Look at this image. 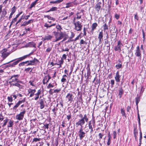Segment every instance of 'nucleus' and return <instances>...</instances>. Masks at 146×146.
<instances>
[{
	"label": "nucleus",
	"instance_id": "nucleus-59",
	"mask_svg": "<svg viewBox=\"0 0 146 146\" xmlns=\"http://www.w3.org/2000/svg\"><path fill=\"white\" fill-rule=\"evenodd\" d=\"M113 138L114 139H115L116 138V132L115 131H114L113 132Z\"/></svg>",
	"mask_w": 146,
	"mask_h": 146
},
{
	"label": "nucleus",
	"instance_id": "nucleus-20",
	"mask_svg": "<svg viewBox=\"0 0 146 146\" xmlns=\"http://www.w3.org/2000/svg\"><path fill=\"white\" fill-rule=\"evenodd\" d=\"M103 37V32L102 31L99 32L98 38L99 39V44H100L101 42V40Z\"/></svg>",
	"mask_w": 146,
	"mask_h": 146
},
{
	"label": "nucleus",
	"instance_id": "nucleus-15",
	"mask_svg": "<svg viewBox=\"0 0 146 146\" xmlns=\"http://www.w3.org/2000/svg\"><path fill=\"white\" fill-rule=\"evenodd\" d=\"M10 54V53L8 52H2V57L3 59L1 60V62L5 59Z\"/></svg>",
	"mask_w": 146,
	"mask_h": 146
},
{
	"label": "nucleus",
	"instance_id": "nucleus-5",
	"mask_svg": "<svg viewBox=\"0 0 146 146\" xmlns=\"http://www.w3.org/2000/svg\"><path fill=\"white\" fill-rule=\"evenodd\" d=\"M74 96L72 94V92H70L67 94L66 96V99L67 102L71 103L74 101Z\"/></svg>",
	"mask_w": 146,
	"mask_h": 146
},
{
	"label": "nucleus",
	"instance_id": "nucleus-41",
	"mask_svg": "<svg viewBox=\"0 0 146 146\" xmlns=\"http://www.w3.org/2000/svg\"><path fill=\"white\" fill-rule=\"evenodd\" d=\"M13 86H17L19 88H22V86L20 84H19V83H16L14 84H13Z\"/></svg>",
	"mask_w": 146,
	"mask_h": 146
},
{
	"label": "nucleus",
	"instance_id": "nucleus-35",
	"mask_svg": "<svg viewBox=\"0 0 146 146\" xmlns=\"http://www.w3.org/2000/svg\"><path fill=\"white\" fill-rule=\"evenodd\" d=\"M57 8L56 7H52L50 9L48 10L47 12H49L51 11H54L57 10Z\"/></svg>",
	"mask_w": 146,
	"mask_h": 146
},
{
	"label": "nucleus",
	"instance_id": "nucleus-32",
	"mask_svg": "<svg viewBox=\"0 0 146 146\" xmlns=\"http://www.w3.org/2000/svg\"><path fill=\"white\" fill-rule=\"evenodd\" d=\"M44 17H46L48 19L51 20H53V21H54L55 20V19L54 18L51 17H50V15H44Z\"/></svg>",
	"mask_w": 146,
	"mask_h": 146
},
{
	"label": "nucleus",
	"instance_id": "nucleus-10",
	"mask_svg": "<svg viewBox=\"0 0 146 146\" xmlns=\"http://www.w3.org/2000/svg\"><path fill=\"white\" fill-rule=\"evenodd\" d=\"M86 133L83 131L82 128L81 127L78 132V136L81 140L86 136Z\"/></svg>",
	"mask_w": 146,
	"mask_h": 146
},
{
	"label": "nucleus",
	"instance_id": "nucleus-48",
	"mask_svg": "<svg viewBox=\"0 0 146 146\" xmlns=\"http://www.w3.org/2000/svg\"><path fill=\"white\" fill-rule=\"evenodd\" d=\"M142 34H143V40L144 42L145 40V33L144 31V30L143 29L142 30Z\"/></svg>",
	"mask_w": 146,
	"mask_h": 146
},
{
	"label": "nucleus",
	"instance_id": "nucleus-17",
	"mask_svg": "<svg viewBox=\"0 0 146 146\" xmlns=\"http://www.w3.org/2000/svg\"><path fill=\"white\" fill-rule=\"evenodd\" d=\"M120 76L119 75V73L118 71H117L116 73L115 76V81L117 82H120Z\"/></svg>",
	"mask_w": 146,
	"mask_h": 146
},
{
	"label": "nucleus",
	"instance_id": "nucleus-23",
	"mask_svg": "<svg viewBox=\"0 0 146 146\" xmlns=\"http://www.w3.org/2000/svg\"><path fill=\"white\" fill-rule=\"evenodd\" d=\"M87 70V78H89V76L91 74V72L90 71V69L89 67V64L88 65L87 67L86 68Z\"/></svg>",
	"mask_w": 146,
	"mask_h": 146
},
{
	"label": "nucleus",
	"instance_id": "nucleus-3",
	"mask_svg": "<svg viewBox=\"0 0 146 146\" xmlns=\"http://www.w3.org/2000/svg\"><path fill=\"white\" fill-rule=\"evenodd\" d=\"M87 122L88 120V118L87 117V115L86 114H85L84 117L80 119L78 122L76 123V126L77 127L78 126H81V127H82V125H84L85 123V121Z\"/></svg>",
	"mask_w": 146,
	"mask_h": 146
},
{
	"label": "nucleus",
	"instance_id": "nucleus-16",
	"mask_svg": "<svg viewBox=\"0 0 146 146\" xmlns=\"http://www.w3.org/2000/svg\"><path fill=\"white\" fill-rule=\"evenodd\" d=\"M98 26V24L96 23H94L92 24L91 26L92 30H91V32L92 34L93 33L94 31L96 29V27Z\"/></svg>",
	"mask_w": 146,
	"mask_h": 146
},
{
	"label": "nucleus",
	"instance_id": "nucleus-4",
	"mask_svg": "<svg viewBox=\"0 0 146 146\" xmlns=\"http://www.w3.org/2000/svg\"><path fill=\"white\" fill-rule=\"evenodd\" d=\"M19 76V74H16L13 75L11 76L9 79V80H10L9 83L11 86H13V84L17 83L18 80Z\"/></svg>",
	"mask_w": 146,
	"mask_h": 146
},
{
	"label": "nucleus",
	"instance_id": "nucleus-57",
	"mask_svg": "<svg viewBox=\"0 0 146 146\" xmlns=\"http://www.w3.org/2000/svg\"><path fill=\"white\" fill-rule=\"evenodd\" d=\"M56 28L59 30V32L61 31V30L62 29V28L60 25H57L56 26Z\"/></svg>",
	"mask_w": 146,
	"mask_h": 146
},
{
	"label": "nucleus",
	"instance_id": "nucleus-31",
	"mask_svg": "<svg viewBox=\"0 0 146 146\" xmlns=\"http://www.w3.org/2000/svg\"><path fill=\"white\" fill-rule=\"evenodd\" d=\"M64 62V60H62V59H61V60L59 61V63H57V65H59V66L58 67V68H60L61 67V65L63 64Z\"/></svg>",
	"mask_w": 146,
	"mask_h": 146
},
{
	"label": "nucleus",
	"instance_id": "nucleus-28",
	"mask_svg": "<svg viewBox=\"0 0 146 146\" xmlns=\"http://www.w3.org/2000/svg\"><path fill=\"white\" fill-rule=\"evenodd\" d=\"M58 108L54 107V108L52 110V111L54 113V115L56 116V112L58 110Z\"/></svg>",
	"mask_w": 146,
	"mask_h": 146
},
{
	"label": "nucleus",
	"instance_id": "nucleus-11",
	"mask_svg": "<svg viewBox=\"0 0 146 146\" xmlns=\"http://www.w3.org/2000/svg\"><path fill=\"white\" fill-rule=\"evenodd\" d=\"M25 99L26 98H24L22 100H19L18 102L13 107V110H16L17 108L18 107L20 106V105L23 103H24L25 101Z\"/></svg>",
	"mask_w": 146,
	"mask_h": 146
},
{
	"label": "nucleus",
	"instance_id": "nucleus-7",
	"mask_svg": "<svg viewBox=\"0 0 146 146\" xmlns=\"http://www.w3.org/2000/svg\"><path fill=\"white\" fill-rule=\"evenodd\" d=\"M31 54V53L29 54L28 55H25L22 57H21L19 58L13 59V60L8 62L7 63L3 64L1 66L4 65H5L6 64H9L10 63L12 62L13 61H15L16 60H17L18 61V62H19L20 61H22V60H24L25 59H26V58H27V57H28Z\"/></svg>",
	"mask_w": 146,
	"mask_h": 146
},
{
	"label": "nucleus",
	"instance_id": "nucleus-18",
	"mask_svg": "<svg viewBox=\"0 0 146 146\" xmlns=\"http://www.w3.org/2000/svg\"><path fill=\"white\" fill-rule=\"evenodd\" d=\"M44 99H40L39 104H40V108L41 109H42L44 108Z\"/></svg>",
	"mask_w": 146,
	"mask_h": 146
},
{
	"label": "nucleus",
	"instance_id": "nucleus-52",
	"mask_svg": "<svg viewBox=\"0 0 146 146\" xmlns=\"http://www.w3.org/2000/svg\"><path fill=\"white\" fill-rule=\"evenodd\" d=\"M60 89H57L54 90V93H58L61 91Z\"/></svg>",
	"mask_w": 146,
	"mask_h": 146
},
{
	"label": "nucleus",
	"instance_id": "nucleus-55",
	"mask_svg": "<svg viewBox=\"0 0 146 146\" xmlns=\"http://www.w3.org/2000/svg\"><path fill=\"white\" fill-rule=\"evenodd\" d=\"M40 138H34L33 139V142H37L38 141H40Z\"/></svg>",
	"mask_w": 146,
	"mask_h": 146
},
{
	"label": "nucleus",
	"instance_id": "nucleus-1",
	"mask_svg": "<svg viewBox=\"0 0 146 146\" xmlns=\"http://www.w3.org/2000/svg\"><path fill=\"white\" fill-rule=\"evenodd\" d=\"M95 120L94 118L93 117L91 120L88 122V125L89 129L90 130V133L91 137L92 134L94 132L93 128L95 127Z\"/></svg>",
	"mask_w": 146,
	"mask_h": 146
},
{
	"label": "nucleus",
	"instance_id": "nucleus-54",
	"mask_svg": "<svg viewBox=\"0 0 146 146\" xmlns=\"http://www.w3.org/2000/svg\"><path fill=\"white\" fill-rule=\"evenodd\" d=\"M115 82L113 80H111V88H113V85L114 84Z\"/></svg>",
	"mask_w": 146,
	"mask_h": 146
},
{
	"label": "nucleus",
	"instance_id": "nucleus-14",
	"mask_svg": "<svg viewBox=\"0 0 146 146\" xmlns=\"http://www.w3.org/2000/svg\"><path fill=\"white\" fill-rule=\"evenodd\" d=\"M26 47H36V44L33 42H30L28 43L26 45Z\"/></svg>",
	"mask_w": 146,
	"mask_h": 146
},
{
	"label": "nucleus",
	"instance_id": "nucleus-47",
	"mask_svg": "<svg viewBox=\"0 0 146 146\" xmlns=\"http://www.w3.org/2000/svg\"><path fill=\"white\" fill-rule=\"evenodd\" d=\"M54 85H53V84H51L50 83L49 84L48 86H47V88L49 89L51 88H53L54 87Z\"/></svg>",
	"mask_w": 146,
	"mask_h": 146
},
{
	"label": "nucleus",
	"instance_id": "nucleus-63",
	"mask_svg": "<svg viewBox=\"0 0 146 146\" xmlns=\"http://www.w3.org/2000/svg\"><path fill=\"white\" fill-rule=\"evenodd\" d=\"M66 81V79L65 78L62 77L61 80V82H65Z\"/></svg>",
	"mask_w": 146,
	"mask_h": 146
},
{
	"label": "nucleus",
	"instance_id": "nucleus-30",
	"mask_svg": "<svg viewBox=\"0 0 146 146\" xmlns=\"http://www.w3.org/2000/svg\"><path fill=\"white\" fill-rule=\"evenodd\" d=\"M121 113L123 116H125V118H126V116L125 115V110L122 108H121Z\"/></svg>",
	"mask_w": 146,
	"mask_h": 146
},
{
	"label": "nucleus",
	"instance_id": "nucleus-51",
	"mask_svg": "<svg viewBox=\"0 0 146 146\" xmlns=\"http://www.w3.org/2000/svg\"><path fill=\"white\" fill-rule=\"evenodd\" d=\"M4 119V117L3 115V114L2 113H1L0 114V121H2Z\"/></svg>",
	"mask_w": 146,
	"mask_h": 146
},
{
	"label": "nucleus",
	"instance_id": "nucleus-62",
	"mask_svg": "<svg viewBox=\"0 0 146 146\" xmlns=\"http://www.w3.org/2000/svg\"><path fill=\"white\" fill-rule=\"evenodd\" d=\"M104 136V134L102 133H100L98 134V136L99 137L100 139H102V137Z\"/></svg>",
	"mask_w": 146,
	"mask_h": 146
},
{
	"label": "nucleus",
	"instance_id": "nucleus-43",
	"mask_svg": "<svg viewBox=\"0 0 146 146\" xmlns=\"http://www.w3.org/2000/svg\"><path fill=\"white\" fill-rule=\"evenodd\" d=\"M115 67L117 69H119L122 68V65L119 63H118L115 65Z\"/></svg>",
	"mask_w": 146,
	"mask_h": 146
},
{
	"label": "nucleus",
	"instance_id": "nucleus-34",
	"mask_svg": "<svg viewBox=\"0 0 146 146\" xmlns=\"http://www.w3.org/2000/svg\"><path fill=\"white\" fill-rule=\"evenodd\" d=\"M66 117L68 121L71 118V113L70 111H68V114L66 115Z\"/></svg>",
	"mask_w": 146,
	"mask_h": 146
},
{
	"label": "nucleus",
	"instance_id": "nucleus-2",
	"mask_svg": "<svg viewBox=\"0 0 146 146\" xmlns=\"http://www.w3.org/2000/svg\"><path fill=\"white\" fill-rule=\"evenodd\" d=\"M53 33L55 36L56 40L54 42H56L62 39L64 37L65 35V32H62L54 31Z\"/></svg>",
	"mask_w": 146,
	"mask_h": 146
},
{
	"label": "nucleus",
	"instance_id": "nucleus-36",
	"mask_svg": "<svg viewBox=\"0 0 146 146\" xmlns=\"http://www.w3.org/2000/svg\"><path fill=\"white\" fill-rule=\"evenodd\" d=\"M17 9L15 6H14L11 9V13L14 14L15 12Z\"/></svg>",
	"mask_w": 146,
	"mask_h": 146
},
{
	"label": "nucleus",
	"instance_id": "nucleus-64",
	"mask_svg": "<svg viewBox=\"0 0 146 146\" xmlns=\"http://www.w3.org/2000/svg\"><path fill=\"white\" fill-rule=\"evenodd\" d=\"M43 144L42 142H39L37 143L36 146H42Z\"/></svg>",
	"mask_w": 146,
	"mask_h": 146
},
{
	"label": "nucleus",
	"instance_id": "nucleus-46",
	"mask_svg": "<svg viewBox=\"0 0 146 146\" xmlns=\"http://www.w3.org/2000/svg\"><path fill=\"white\" fill-rule=\"evenodd\" d=\"M66 8H68L72 6V3H66Z\"/></svg>",
	"mask_w": 146,
	"mask_h": 146
},
{
	"label": "nucleus",
	"instance_id": "nucleus-6",
	"mask_svg": "<svg viewBox=\"0 0 146 146\" xmlns=\"http://www.w3.org/2000/svg\"><path fill=\"white\" fill-rule=\"evenodd\" d=\"M74 20L75 19H74L73 22V24L75 26L74 29L77 31H81L82 26L81 25V23L79 21L75 22H74Z\"/></svg>",
	"mask_w": 146,
	"mask_h": 146
},
{
	"label": "nucleus",
	"instance_id": "nucleus-50",
	"mask_svg": "<svg viewBox=\"0 0 146 146\" xmlns=\"http://www.w3.org/2000/svg\"><path fill=\"white\" fill-rule=\"evenodd\" d=\"M7 99L8 101L10 102H12L13 101V98L11 96H8L7 98Z\"/></svg>",
	"mask_w": 146,
	"mask_h": 146
},
{
	"label": "nucleus",
	"instance_id": "nucleus-12",
	"mask_svg": "<svg viewBox=\"0 0 146 146\" xmlns=\"http://www.w3.org/2000/svg\"><path fill=\"white\" fill-rule=\"evenodd\" d=\"M135 54L137 57H138L140 59H141V51L140 50L139 47V46H137L136 48Z\"/></svg>",
	"mask_w": 146,
	"mask_h": 146
},
{
	"label": "nucleus",
	"instance_id": "nucleus-40",
	"mask_svg": "<svg viewBox=\"0 0 146 146\" xmlns=\"http://www.w3.org/2000/svg\"><path fill=\"white\" fill-rule=\"evenodd\" d=\"M13 125V121L10 120L9 122V125H8V127H12Z\"/></svg>",
	"mask_w": 146,
	"mask_h": 146
},
{
	"label": "nucleus",
	"instance_id": "nucleus-56",
	"mask_svg": "<svg viewBox=\"0 0 146 146\" xmlns=\"http://www.w3.org/2000/svg\"><path fill=\"white\" fill-rule=\"evenodd\" d=\"M31 15V14L29 13V15H28L27 16H24V18H25V19L26 20H27L28 19L29 17H30V15Z\"/></svg>",
	"mask_w": 146,
	"mask_h": 146
},
{
	"label": "nucleus",
	"instance_id": "nucleus-45",
	"mask_svg": "<svg viewBox=\"0 0 146 146\" xmlns=\"http://www.w3.org/2000/svg\"><path fill=\"white\" fill-rule=\"evenodd\" d=\"M67 55H66L65 54H63L62 56V57L61 58V59H62V60H66V56H67L68 55V53H66Z\"/></svg>",
	"mask_w": 146,
	"mask_h": 146
},
{
	"label": "nucleus",
	"instance_id": "nucleus-8",
	"mask_svg": "<svg viewBox=\"0 0 146 146\" xmlns=\"http://www.w3.org/2000/svg\"><path fill=\"white\" fill-rule=\"evenodd\" d=\"M26 113V111L25 109L23 111L21 112L20 113L17 115L15 117L16 119L19 120H22L24 117V115Z\"/></svg>",
	"mask_w": 146,
	"mask_h": 146
},
{
	"label": "nucleus",
	"instance_id": "nucleus-19",
	"mask_svg": "<svg viewBox=\"0 0 146 146\" xmlns=\"http://www.w3.org/2000/svg\"><path fill=\"white\" fill-rule=\"evenodd\" d=\"M101 3L100 2L98 3L95 6V8L96 11H97L98 12L99 11L100 9L101 8Z\"/></svg>",
	"mask_w": 146,
	"mask_h": 146
},
{
	"label": "nucleus",
	"instance_id": "nucleus-44",
	"mask_svg": "<svg viewBox=\"0 0 146 146\" xmlns=\"http://www.w3.org/2000/svg\"><path fill=\"white\" fill-rule=\"evenodd\" d=\"M28 25L27 21H25L23 22L22 24H21V26H25Z\"/></svg>",
	"mask_w": 146,
	"mask_h": 146
},
{
	"label": "nucleus",
	"instance_id": "nucleus-61",
	"mask_svg": "<svg viewBox=\"0 0 146 146\" xmlns=\"http://www.w3.org/2000/svg\"><path fill=\"white\" fill-rule=\"evenodd\" d=\"M120 16L119 15L115 13V17L117 19H118L119 18Z\"/></svg>",
	"mask_w": 146,
	"mask_h": 146
},
{
	"label": "nucleus",
	"instance_id": "nucleus-9",
	"mask_svg": "<svg viewBox=\"0 0 146 146\" xmlns=\"http://www.w3.org/2000/svg\"><path fill=\"white\" fill-rule=\"evenodd\" d=\"M123 45L122 43H121L120 40L118 41L117 42V45L114 47V50L115 51H119L120 52L121 51V47L123 46Z\"/></svg>",
	"mask_w": 146,
	"mask_h": 146
},
{
	"label": "nucleus",
	"instance_id": "nucleus-42",
	"mask_svg": "<svg viewBox=\"0 0 146 146\" xmlns=\"http://www.w3.org/2000/svg\"><path fill=\"white\" fill-rule=\"evenodd\" d=\"M136 104L137 106H138V104L140 101V99L139 97H137L135 98Z\"/></svg>",
	"mask_w": 146,
	"mask_h": 146
},
{
	"label": "nucleus",
	"instance_id": "nucleus-53",
	"mask_svg": "<svg viewBox=\"0 0 146 146\" xmlns=\"http://www.w3.org/2000/svg\"><path fill=\"white\" fill-rule=\"evenodd\" d=\"M17 17H15L13 19L11 22V24H13L15 23V22H16L17 21Z\"/></svg>",
	"mask_w": 146,
	"mask_h": 146
},
{
	"label": "nucleus",
	"instance_id": "nucleus-22",
	"mask_svg": "<svg viewBox=\"0 0 146 146\" xmlns=\"http://www.w3.org/2000/svg\"><path fill=\"white\" fill-rule=\"evenodd\" d=\"M123 94V90L122 88H121L119 90V93L118 95L119 98H121Z\"/></svg>",
	"mask_w": 146,
	"mask_h": 146
},
{
	"label": "nucleus",
	"instance_id": "nucleus-60",
	"mask_svg": "<svg viewBox=\"0 0 146 146\" xmlns=\"http://www.w3.org/2000/svg\"><path fill=\"white\" fill-rule=\"evenodd\" d=\"M52 49V48L51 47H48L47 48L46 51L48 52H50L51 50Z\"/></svg>",
	"mask_w": 146,
	"mask_h": 146
},
{
	"label": "nucleus",
	"instance_id": "nucleus-58",
	"mask_svg": "<svg viewBox=\"0 0 146 146\" xmlns=\"http://www.w3.org/2000/svg\"><path fill=\"white\" fill-rule=\"evenodd\" d=\"M34 21V19H32L31 20H29V21H27V22L28 25L29 24L33 23Z\"/></svg>",
	"mask_w": 146,
	"mask_h": 146
},
{
	"label": "nucleus",
	"instance_id": "nucleus-38",
	"mask_svg": "<svg viewBox=\"0 0 146 146\" xmlns=\"http://www.w3.org/2000/svg\"><path fill=\"white\" fill-rule=\"evenodd\" d=\"M79 44L80 45L84 44L86 45L87 44V42L84 41L83 39H82L80 40Z\"/></svg>",
	"mask_w": 146,
	"mask_h": 146
},
{
	"label": "nucleus",
	"instance_id": "nucleus-29",
	"mask_svg": "<svg viewBox=\"0 0 146 146\" xmlns=\"http://www.w3.org/2000/svg\"><path fill=\"white\" fill-rule=\"evenodd\" d=\"M52 37V36L50 35L45 36L44 38V40H49L51 39Z\"/></svg>",
	"mask_w": 146,
	"mask_h": 146
},
{
	"label": "nucleus",
	"instance_id": "nucleus-26",
	"mask_svg": "<svg viewBox=\"0 0 146 146\" xmlns=\"http://www.w3.org/2000/svg\"><path fill=\"white\" fill-rule=\"evenodd\" d=\"M2 12L1 16V17H4L6 15L7 13L6 9H3Z\"/></svg>",
	"mask_w": 146,
	"mask_h": 146
},
{
	"label": "nucleus",
	"instance_id": "nucleus-13",
	"mask_svg": "<svg viewBox=\"0 0 146 146\" xmlns=\"http://www.w3.org/2000/svg\"><path fill=\"white\" fill-rule=\"evenodd\" d=\"M30 61V60H28L25 62H22L19 63V66H24L25 64H27L25 65L26 66L32 65L31 62Z\"/></svg>",
	"mask_w": 146,
	"mask_h": 146
},
{
	"label": "nucleus",
	"instance_id": "nucleus-39",
	"mask_svg": "<svg viewBox=\"0 0 146 146\" xmlns=\"http://www.w3.org/2000/svg\"><path fill=\"white\" fill-rule=\"evenodd\" d=\"M8 120L9 119L7 118L6 119L3 120L4 123L2 126L3 127H4L6 125Z\"/></svg>",
	"mask_w": 146,
	"mask_h": 146
},
{
	"label": "nucleus",
	"instance_id": "nucleus-21",
	"mask_svg": "<svg viewBox=\"0 0 146 146\" xmlns=\"http://www.w3.org/2000/svg\"><path fill=\"white\" fill-rule=\"evenodd\" d=\"M133 134L134 137H135V140L136 141H137V135L138 134V131L137 130V128L136 127H134Z\"/></svg>",
	"mask_w": 146,
	"mask_h": 146
},
{
	"label": "nucleus",
	"instance_id": "nucleus-33",
	"mask_svg": "<svg viewBox=\"0 0 146 146\" xmlns=\"http://www.w3.org/2000/svg\"><path fill=\"white\" fill-rule=\"evenodd\" d=\"M103 27H104V31L108 29V26L107 25L106 23H105L103 25Z\"/></svg>",
	"mask_w": 146,
	"mask_h": 146
},
{
	"label": "nucleus",
	"instance_id": "nucleus-24",
	"mask_svg": "<svg viewBox=\"0 0 146 146\" xmlns=\"http://www.w3.org/2000/svg\"><path fill=\"white\" fill-rule=\"evenodd\" d=\"M30 61L32 65H35L37 63L39 62V60L35 58H34L33 60Z\"/></svg>",
	"mask_w": 146,
	"mask_h": 146
},
{
	"label": "nucleus",
	"instance_id": "nucleus-49",
	"mask_svg": "<svg viewBox=\"0 0 146 146\" xmlns=\"http://www.w3.org/2000/svg\"><path fill=\"white\" fill-rule=\"evenodd\" d=\"M64 38L63 39V40L62 41V42H63V41H65L68 38V36L67 34H66L65 33V36H64Z\"/></svg>",
	"mask_w": 146,
	"mask_h": 146
},
{
	"label": "nucleus",
	"instance_id": "nucleus-37",
	"mask_svg": "<svg viewBox=\"0 0 146 146\" xmlns=\"http://www.w3.org/2000/svg\"><path fill=\"white\" fill-rule=\"evenodd\" d=\"M19 63V62H18V61L17 60L16 61L13 62L12 63L10 64V65L12 67H14L15 65H17Z\"/></svg>",
	"mask_w": 146,
	"mask_h": 146
},
{
	"label": "nucleus",
	"instance_id": "nucleus-27",
	"mask_svg": "<svg viewBox=\"0 0 146 146\" xmlns=\"http://www.w3.org/2000/svg\"><path fill=\"white\" fill-rule=\"evenodd\" d=\"M38 0H36L35 1L32 3L30 5V7H29L30 9H31L33 7H34L36 5Z\"/></svg>",
	"mask_w": 146,
	"mask_h": 146
},
{
	"label": "nucleus",
	"instance_id": "nucleus-25",
	"mask_svg": "<svg viewBox=\"0 0 146 146\" xmlns=\"http://www.w3.org/2000/svg\"><path fill=\"white\" fill-rule=\"evenodd\" d=\"M35 92L36 90L35 89H30V91H29V93H31L30 95V97H32L34 95V93Z\"/></svg>",
	"mask_w": 146,
	"mask_h": 146
}]
</instances>
